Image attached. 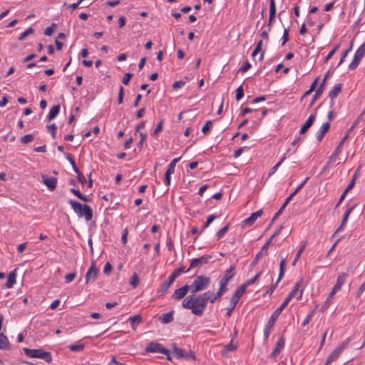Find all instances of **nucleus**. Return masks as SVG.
<instances>
[{
	"instance_id": "obj_1",
	"label": "nucleus",
	"mask_w": 365,
	"mask_h": 365,
	"mask_svg": "<svg viewBox=\"0 0 365 365\" xmlns=\"http://www.w3.org/2000/svg\"><path fill=\"white\" fill-rule=\"evenodd\" d=\"M182 307L185 309H190L193 314L202 317L207 307V303L199 294H191L182 300Z\"/></svg>"
},
{
	"instance_id": "obj_2",
	"label": "nucleus",
	"mask_w": 365,
	"mask_h": 365,
	"mask_svg": "<svg viewBox=\"0 0 365 365\" xmlns=\"http://www.w3.org/2000/svg\"><path fill=\"white\" fill-rule=\"evenodd\" d=\"M68 203L79 217H84L86 221L92 220L93 210L89 205L87 204L82 205L73 200H69Z\"/></svg>"
},
{
	"instance_id": "obj_3",
	"label": "nucleus",
	"mask_w": 365,
	"mask_h": 365,
	"mask_svg": "<svg viewBox=\"0 0 365 365\" xmlns=\"http://www.w3.org/2000/svg\"><path fill=\"white\" fill-rule=\"evenodd\" d=\"M24 352L30 358H38L46 361L48 363L52 361V356L49 351L43 350L42 349H29L24 348Z\"/></svg>"
},
{
	"instance_id": "obj_4",
	"label": "nucleus",
	"mask_w": 365,
	"mask_h": 365,
	"mask_svg": "<svg viewBox=\"0 0 365 365\" xmlns=\"http://www.w3.org/2000/svg\"><path fill=\"white\" fill-rule=\"evenodd\" d=\"M210 283V279L204 275L196 276L190 286L191 292L195 294L207 289Z\"/></svg>"
},
{
	"instance_id": "obj_5",
	"label": "nucleus",
	"mask_w": 365,
	"mask_h": 365,
	"mask_svg": "<svg viewBox=\"0 0 365 365\" xmlns=\"http://www.w3.org/2000/svg\"><path fill=\"white\" fill-rule=\"evenodd\" d=\"M286 304L282 303L271 315L269 317L264 330V339H267L271 332L272 328L274 327L275 322L277 321V318L279 317V314L282 313V312L284 310V309L286 307Z\"/></svg>"
},
{
	"instance_id": "obj_6",
	"label": "nucleus",
	"mask_w": 365,
	"mask_h": 365,
	"mask_svg": "<svg viewBox=\"0 0 365 365\" xmlns=\"http://www.w3.org/2000/svg\"><path fill=\"white\" fill-rule=\"evenodd\" d=\"M147 352L151 353H161L167 356V359L171 360L170 355V351L165 348H163L162 345L157 341L150 342L145 348Z\"/></svg>"
},
{
	"instance_id": "obj_7",
	"label": "nucleus",
	"mask_w": 365,
	"mask_h": 365,
	"mask_svg": "<svg viewBox=\"0 0 365 365\" xmlns=\"http://www.w3.org/2000/svg\"><path fill=\"white\" fill-rule=\"evenodd\" d=\"M351 337L347 338L330 354V355L328 356L327 359V364H329L330 363L336 361L339 358V356L344 350V349L348 346Z\"/></svg>"
},
{
	"instance_id": "obj_8",
	"label": "nucleus",
	"mask_w": 365,
	"mask_h": 365,
	"mask_svg": "<svg viewBox=\"0 0 365 365\" xmlns=\"http://www.w3.org/2000/svg\"><path fill=\"white\" fill-rule=\"evenodd\" d=\"M242 287H238L235 293L232 295L230 300V307L227 309L226 316L230 317L232 311L235 309L236 305L237 304L240 297L245 293Z\"/></svg>"
},
{
	"instance_id": "obj_9",
	"label": "nucleus",
	"mask_w": 365,
	"mask_h": 365,
	"mask_svg": "<svg viewBox=\"0 0 365 365\" xmlns=\"http://www.w3.org/2000/svg\"><path fill=\"white\" fill-rule=\"evenodd\" d=\"M365 55V42L363 43L356 51L354 58L349 66L351 71L355 70L359 64L360 61Z\"/></svg>"
},
{
	"instance_id": "obj_10",
	"label": "nucleus",
	"mask_w": 365,
	"mask_h": 365,
	"mask_svg": "<svg viewBox=\"0 0 365 365\" xmlns=\"http://www.w3.org/2000/svg\"><path fill=\"white\" fill-rule=\"evenodd\" d=\"M329 75H330V71H328L326 73V74L324 75L323 80H322L321 84L319 85V88L317 89V91L312 98V100L309 104V108H311L314 105L315 101H317L321 97V96L324 91V86L326 84L327 80L329 78Z\"/></svg>"
},
{
	"instance_id": "obj_11",
	"label": "nucleus",
	"mask_w": 365,
	"mask_h": 365,
	"mask_svg": "<svg viewBox=\"0 0 365 365\" xmlns=\"http://www.w3.org/2000/svg\"><path fill=\"white\" fill-rule=\"evenodd\" d=\"M212 258V255H204L200 257L194 258L191 259L189 269L200 267L204 264H206Z\"/></svg>"
},
{
	"instance_id": "obj_12",
	"label": "nucleus",
	"mask_w": 365,
	"mask_h": 365,
	"mask_svg": "<svg viewBox=\"0 0 365 365\" xmlns=\"http://www.w3.org/2000/svg\"><path fill=\"white\" fill-rule=\"evenodd\" d=\"M270 244H271V242L267 240V242L262 246V247L261 248V250L256 255L255 257L254 258V259L251 262V264H250V267L251 268H253L254 267H255L257 265V264L258 263L259 259L263 255H267L268 248H269Z\"/></svg>"
},
{
	"instance_id": "obj_13",
	"label": "nucleus",
	"mask_w": 365,
	"mask_h": 365,
	"mask_svg": "<svg viewBox=\"0 0 365 365\" xmlns=\"http://www.w3.org/2000/svg\"><path fill=\"white\" fill-rule=\"evenodd\" d=\"M262 213H263L262 210H259L251 214V215L249 217H247V219L244 220L242 222V225H241L242 227L244 228L247 226L252 225L255 222L257 219L262 216Z\"/></svg>"
},
{
	"instance_id": "obj_14",
	"label": "nucleus",
	"mask_w": 365,
	"mask_h": 365,
	"mask_svg": "<svg viewBox=\"0 0 365 365\" xmlns=\"http://www.w3.org/2000/svg\"><path fill=\"white\" fill-rule=\"evenodd\" d=\"M98 273V268L95 266L94 262L91 263V267L86 274V282L88 283L90 282H93L97 277Z\"/></svg>"
},
{
	"instance_id": "obj_15",
	"label": "nucleus",
	"mask_w": 365,
	"mask_h": 365,
	"mask_svg": "<svg viewBox=\"0 0 365 365\" xmlns=\"http://www.w3.org/2000/svg\"><path fill=\"white\" fill-rule=\"evenodd\" d=\"M343 85L341 83L336 84L333 88L329 93V97L331 99L330 108H333L334 106V99L341 93Z\"/></svg>"
},
{
	"instance_id": "obj_16",
	"label": "nucleus",
	"mask_w": 365,
	"mask_h": 365,
	"mask_svg": "<svg viewBox=\"0 0 365 365\" xmlns=\"http://www.w3.org/2000/svg\"><path fill=\"white\" fill-rule=\"evenodd\" d=\"M43 183L51 191L54 190L57 185V178H48L45 175H41Z\"/></svg>"
},
{
	"instance_id": "obj_17",
	"label": "nucleus",
	"mask_w": 365,
	"mask_h": 365,
	"mask_svg": "<svg viewBox=\"0 0 365 365\" xmlns=\"http://www.w3.org/2000/svg\"><path fill=\"white\" fill-rule=\"evenodd\" d=\"M285 344V339L283 336H280V338L278 339L276 346L272 351V352L270 354V356L272 358H275L277 356L279 353L281 352L282 349L284 348Z\"/></svg>"
},
{
	"instance_id": "obj_18",
	"label": "nucleus",
	"mask_w": 365,
	"mask_h": 365,
	"mask_svg": "<svg viewBox=\"0 0 365 365\" xmlns=\"http://www.w3.org/2000/svg\"><path fill=\"white\" fill-rule=\"evenodd\" d=\"M330 128V123L326 122L324 123L319 130L316 133V137L318 142H321L323 139L324 135L328 132Z\"/></svg>"
},
{
	"instance_id": "obj_19",
	"label": "nucleus",
	"mask_w": 365,
	"mask_h": 365,
	"mask_svg": "<svg viewBox=\"0 0 365 365\" xmlns=\"http://www.w3.org/2000/svg\"><path fill=\"white\" fill-rule=\"evenodd\" d=\"M189 289L190 288V286L187 284H185L179 289H177L172 296L173 298L175 299H182L187 294Z\"/></svg>"
},
{
	"instance_id": "obj_20",
	"label": "nucleus",
	"mask_w": 365,
	"mask_h": 365,
	"mask_svg": "<svg viewBox=\"0 0 365 365\" xmlns=\"http://www.w3.org/2000/svg\"><path fill=\"white\" fill-rule=\"evenodd\" d=\"M302 279H300L299 282H297L292 290L289 292V294L287 295V297L285 298V299L284 300V302L282 303H285L286 304V306L288 304V303L289 302V301L296 296V294H297L298 291H299V289L301 286V283L302 282Z\"/></svg>"
},
{
	"instance_id": "obj_21",
	"label": "nucleus",
	"mask_w": 365,
	"mask_h": 365,
	"mask_svg": "<svg viewBox=\"0 0 365 365\" xmlns=\"http://www.w3.org/2000/svg\"><path fill=\"white\" fill-rule=\"evenodd\" d=\"M315 118H316L315 114L310 115L309 117L308 118V119L306 120V122L301 127L299 133L304 134L309 129V128L312 125L313 123L315 120Z\"/></svg>"
},
{
	"instance_id": "obj_22",
	"label": "nucleus",
	"mask_w": 365,
	"mask_h": 365,
	"mask_svg": "<svg viewBox=\"0 0 365 365\" xmlns=\"http://www.w3.org/2000/svg\"><path fill=\"white\" fill-rule=\"evenodd\" d=\"M355 207V205H352L351 207H350L349 209H347V210L345 212V213L344 214V216H343V219L341 220V225H339V227L337 228V230H336V232H334V235H335L336 232L341 231V230L344 229V227L346 225V222L348 220V218L349 217V215L351 213V212L354 210Z\"/></svg>"
},
{
	"instance_id": "obj_23",
	"label": "nucleus",
	"mask_w": 365,
	"mask_h": 365,
	"mask_svg": "<svg viewBox=\"0 0 365 365\" xmlns=\"http://www.w3.org/2000/svg\"><path fill=\"white\" fill-rule=\"evenodd\" d=\"M347 277L348 274L344 272L340 273L337 277L336 282L334 286V289L339 290L341 286L344 284Z\"/></svg>"
},
{
	"instance_id": "obj_24",
	"label": "nucleus",
	"mask_w": 365,
	"mask_h": 365,
	"mask_svg": "<svg viewBox=\"0 0 365 365\" xmlns=\"http://www.w3.org/2000/svg\"><path fill=\"white\" fill-rule=\"evenodd\" d=\"M16 269H15L13 272H10L8 275L7 281L5 284L6 287L8 289H11L14 287L16 283Z\"/></svg>"
},
{
	"instance_id": "obj_25",
	"label": "nucleus",
	"mask_w": 365,
	"mask_h": 365,
	"mask_svg": "<svg viewBox=\"0 0 365 365\" xmlns=\"http://www.w3.org/2000/svg\"><path fill=\"white\" fill-rule=\"evenodd\" d=\"M173 314L174 311L172 310L168 313L163 314L162 316L159 317V320L163 324H168L173 321Z\"/></svg>"
},
{
	"instance_id": "obj_26",
	"label": "nucleus",
	"mask_w": 365,
	"mask_h": 365,
	"mask_svg": "<svg viewBox=\"0 0 365 365\" xmlns=\"http://www.w3.org/2000/svg\"><path fill=\"white\" fill-rule=\"evenodd\" d=\"M60 112V105H55L51 108L48 115L47 116V119L48 121L54 119Z\"/></svg>"
},
{
	"instance_id": "obj_27",
	"label": "nucleus",
	"mask_w": 365,
	"mask_h": 365,
	"mask_svg": "<svg viewBox=\"0 0 365 365\" xmlns=\"http://www.w3.org/2000/svg\"><path fill=\"white\" fill-rule=\"evenodd\" d=\"M131 327L133 330H135L138 324L142 322V317L140 314H136L129 318Z\"/></svg>"
},
{
	"instance_id": "obj_28",
	"label": "nucleus",
	"mask_w": 365,
	"mask_h": 365,
	"mask_svg": "<svg viewBox=\"0 0 365 365\" xmlns=\"http://www.w3.org/2000/svg\"><path fill=\"white\" fill-rule=\"evenodd\" d=\"M9 341L6 335L0 334V349H9Z\"/></svg>"
},
{
	"instance_id": "obj_29",
	"label": "nucleus",
	"mask_w": 365,
	"mask_h": 365,
	"mask_svg": "<svg viewBox=\"0 0 365 365\" xmlns=\"http://www.w3.org/2000/svg\"><path fill=\"white\" fill-rule=\"evenodd\" d=\"M70 191L71 192H72L73 195H75L78 199H80L81 200L83 201V202H90L91 201V199L83 195L80 191L78 189H76V188H71L70 189Z\"/></svg>"
},
{
	"instance_id": "obj_30",
	"label": "nucleus",
	"mask_w": 365,
	"mask_h": 365,
	"mask_svg": "<svg viewBox=\"0 0 365 365\" xmlns=\"http://www.w3.org/2000/svg\"><path fill=\"white\" fill-rule=\"evenodd\" d=\"M261 274V272H259L257 273L254 277H252V279H250L248 280H247L245 283H243L242 284H241L239 287H242L244 288L243 289V291L245 292V290L247 289V287L252 284H254L259 278V277L260 276Z\"/></svg>"
},
{
	"instance_id": "obj_31",
	"label": "nucleus",
	"mask_w": 365,
	"mask_h": 365,
	"mask_svg": "<svg viewBox=\"0 0 365 365\" xmlns=\"http://www.w3.org/2000/svg\"><path fill=\"white\" fill-rule=\"evenodd\" d=\"M292 199V197H291V195L286 198L284 202L282 204L279 210L275 213L274 216L273 217V220H275L282 213L283 210L285 209L287 204L290 202Z\"/></svg>"
},
{
	"instance_id": "obj_32",
	"label": "nucleus",
	"mask_w": 365,
	"mask_h": 365,
	"mask_svg": "<svg viewBox=\"0 0 365 365\" xmlns=\"http://www.w3.org/2000/svg\"><path fill=\"white\" fill-rule=\"evenodd\" d=\"M227 291V289H224L221 287H219L218 291L216 292V294L212 297V299H210V302L212 304L215 303L216 301L219 300L222 294L225 293Z\"/></svg>"
},
{
	"instance_id": "obj_33",
	"label": "nucleus",
	"mask_w": 365,
	"mask_h": 365,
	"mask_svg": "<svg viewBox=\"0 0 365 365\" xmlns=\"http://www.w3.org/2000/svg\"><path fill=\"white\" fill-rule=\"evenodd\" d=\"M286 264V259L284 258H282L280 263H279V275H278V282H280L281 279L283 278L285 272L284 267Z\"/></svg>"
},
{
	"instance_id": "obj_34",
	"label": "nucleus",
	"mask_w": 365,
	"mask_h": 365,
	"mask_svg": "<svg viewBox=\"0 0 365 365\" xmlns=\"http://www.w3.org/2000/svg\"><path fill=\"white\" fill-rule=\"evenodd\" d=\"M237 331L235 330L234 336L232 338L230 342L225 346V349L227 351H232L237 349V344H234V338L237 337Z\"/></svg>"
},
{
	"instance_id": "obj_35",
	"label": "nucleus",
	"mask_w": 365,
	"mask_h": 365,
	"mask_svg": "<svg viewBox=\"0 0 365 365\" xmlns=\"http://www.w3.org/2000/svg\"><path fill=\"white\" fill-rule=\"evenodd\" d=\"M171 286V284L167 281H165L162 283L160 289L158 290V294L160 295H163Z\"/></svg>"
},
{
	"instance_id": "obj_36",
	"label": "nucleus",
	"mask_w": 365,
	"mask_h": 365,
	"mask_svg": "<svg viewBox=\"0 0 365 365\" xmlns=\"http://www.w3.org/2000/svg\"><path fill=\"white\" fill-rule=\"evenodd\" d=\"M65 158L68 160V162L71 163L72 168L75 173H78L79 169L76 166V162L71 154L66 153Z\"/></svg>"
},
{
	"instance_id": "obj_37",
	"label": "nucleus",
	"mask_w": 365,
	"mask_h": 365,
	"mask_svg": "<svg viewBox=\"0 0 365 365\" xmlns=\"http://www.w3.org/2000/svg\"><path fill=\"white\" fill-rule=\"evenodd\" d=\"M235 274V267L231 265L229 269H227L225 272V277L227 278L229 281L231 280Z\"/></svg>"
},
{
	"instance_id": "obj_38",
	"label": "nucleus",
	"mask_w": 365,
	"mask_h": 365,
	"mask_svg": "<svg viewBox=\"0 0 365 365\" xmlns=\"http://www.w3.org/2000/svg\"><path fill=\"white\" fill-rule=\"evenodd\" d=\"M200 297L207 304L208 301L210 302L213 296V292L209 290L202 294H199Z\"/></svg>"
},
{
	"instance_id": "obj_39",
	"label": "nucleus",
	"mask_w": 365,
	"mask_h": 365,
	"mask_svg": "<svg viewBox=\"0 0 365 365\" xmlns=\"http://www.w3.org/2000/svg\"><path fill=\"white\" fill-rule=\"evenodd\" d=\"M34 33V29L31 27L26 29L24 32L21 34V35L19 36L18 39L19 41H24L29 35L32 34Z\"/></svg>"
},
{
	"instance_id": "obj_40",
	"label": "nucleus",
	"mask_w": 365,
	"mask_h": 365,
	"mask_svg": "<svg viewBox=\"0 0 365 365\" xmlns=\"http://www.w3.org/2000/svg\"><path fill=\"white\" fill-rule=\"evenodd\" d=\"M348 138H349V133H346L344 135V137L341 139V140L340 141L339 145H337V147L334 151V155H339V153L341 151V147L343 146L344 143H345V141L347 140Z\"/></svg>"
},
{
	"instance_id": "obj_41",
	"label": "nucleus",
	"mask_w": 365,
	"mask_h": 365,
	"mask_svg": "<svg viewBox=\"0 0 365 365\" xmlns=\"http://www.w3.org/2000/svg\"><path fill=\"white\" fill-rule=\"evenodd\" d=\"M173 351H174V354L178 357H186L185 356L186 351L181 348L177 347L175 345L173 347Z\"/></svg>"
},
{
	"instance_id": "obj_42",
	"label": "nucleus",
	"mask_w": 365,
	"mask_h": 365,
	"mask_svg": "<svg viewBox=\"0 0 365 365\" xmlns=\"http://www.w3.org/2000/svg\"><path fill=\"white\" fill-rule=\"evenodd\" d=\"M228 229L229 225H226L225 227L218 230L217 232L216 233L217 240H219L220 238H222L227 232Z\"/></svg>"
},
{
	"instance_id": "obj_43",
	"label": "nucleus",
	"mask_w": 365,
	"mask_h": 365,
	"mask_svg": "<svg viewBox=\"0 0 365 365\" xmlns=\"http://www.w3.org/2000/svg\"><path fill=\"white\" fill-rule=\"evenodd\" d=\"M85 347L84 344H71L68 346L69 349L73 351H81Z\"/></svg>"
},
{
	"instance_id": "obj_44",
	"label": "nucleus",
	"mask_w": 365,
	"mask_h": 365,
	"mask_svg": "<svg viewBox=\"0 0 365 365\" xmlns=\"http://www.w3.org/2000/svg\"><path fill=\"white\" fill-rule=\"evenodd\" d=\"M276 15V6L274 0H270L269 4V16L274 18Z\"/></svg>"
},
{
	"instance_id": "obj_45",
	"label": "nucleus",
	"mask_w": 365,
	"mask_h": 365,
	"mask_svg": "<svg viewBox=\"0 0 365 365\" xmlns=\"http://www.w3.org/2000/svg\"><path fill=\"white\" fill-rule=\"evenodd\" d=\"M56 27H57V24L55 23H53L50 26L47 27L44 30V34L48 36H51Z\"/></svg>"
},
{
	"instance_id": "obj_46",
	"label": "nucleus",
	"mask_w": 365,
	"mask_h": 365,
	"mask_svg": "<svg viewBox=\"0 0 365 365\" xmlns=\"http://www.w3.org/2000/svg\"><path fill=\"white\" fill-rule=\"evenodd\" d=\"M139 282V278L136 272H133L130 279V284L133 287H136Z\"/></svg>"
},
{
	"instance_id": "obj_47",
	"label": "nucleus",
	"mask_w": 365,
	"mask_h": 365,
	"mask_svg": "<svg viewBox=\"0 0 365 365\" xmlns=\"http://www.w3.org/2000/svg\"><path fill=\"white\" fill-rule=\"evenodd\" d=\"M286 159V156L284 155L281 160L274 165L273 166L269 173V176H271L272 175H273L276 171L278 169V168L280 166V165L284 162V160Z\"/></svg>"
},
{
	"instance_id": "obj_48",
	"label": "nucleus",
	"mask_w": 365,
	"mask_h": 365,
	"mask_svg": "<svg viewBox=\"0 0 365 365\" xmlns=\"http://www.w3.org/2000/svg\"><path fill=\"white\" fill-rule=\"evenodd\" d=\"M319 79V78L318 77V78H317L314 81V82L311 84V86H310L309 89L308 91H307L304 93V96H302V98H304V97H305V96H308V95L311 94V93L314 91V89H315V88H316V86H317V82H318Z\"/></svg>"
},
{
	"instance_id": "obj_49",
	"label": "nucleus",
	"mask_w": 365,
	"mask_h": 365,
	"mask_svg": "<svg viewBox=\"0 0 365 365\" xmlns=\"http://www.w3.org/2000/svg\"><path fill=\"white\" fill-rule=\"evenodd\" d=\"M34 139V136L33 134H27L21 138V143L23 144H27V143L33 141Z\"/></svg>"
},
{
	"instance_id": "obj_50",
	"label": "nucleus",
	"mask_w": 365,
	"mask_h": 365,
	"mask_svg": "<svg viewBox=\"0 0 365 365\" xmlns=\"http://www.w3.org/2000/svg\"><path fill=\"white\" fill-rule=\"evenodd\" d=\"M351 49H352V43H351L350 46L347 49H346L344 51V52L343 53V54L339 60V62L338 63V66H339L341 64H342L344 62L345 58L351 52Z\"/></svg>"
},
{
	"instance_id": "obj_51",
	"label": "nucleus",
	"mask_w": 365,
	"mask_h": 365,
	"mask_svg": "<svg viewBox=\"0 0 365 365\" xmlns=\"http://www.w3.org/2000/svg\"><path fill=\"white\" fill-rule=\"evenodd\" d=\"M244 96V89L242 86H240L236 90L235 98L237 101L241 100Z\"/></svg>"
},
{
	"instance_id": "obj_52",
	"label": "nucleus",
	"mask_w": 365,
	"mask_h": 365,
	"mask_svg": "<svg viewBox=\"0 0 365 365\" xmlns=\"http://www.w3.org/2000/svg\"><path fill=\"white\" fill-rule=\"evenodd\" d=\"M339 44L336 45L328 53L324 59V62L327 63L328 61L333 56V55L336 53V51L339 49Z\"/></svg>"
},
{
	"instance_id": "obj_53",
	"label": "nucleus",
	"mask_w": 365,
	"mask_h": 365,
	"mask_svg": "<svg viewBox=\"0 0 365 365\" xmlns=\"http://www.w3.org/2000/svg\"><path fill=\"white\" fill-rule=\"evenodd\" d=\"M190 269L189 268L185 269L183 266H180V267L175 269L173 272L178 277L181 274L189 272Z\"/></svg>"
},
{
	"instance_id": "obj_54",
	"label": "nucleus",
	"mask_w": 365,
	"mask_h": 365,
	"mask_svg": "<svg viewBox=\"0 0 365 365\" xmlns=\"http://www.w3.org/2000/svg\"><path fill=\"white\" fill-rule=\"evenodd\" d=\"M163 120H161L160 123L157 125L156 128L153 130L152 135L155 136L158 135L159 133H160L163 130Z\"/></svg>"
},
{
	"instance_id": "obj_55",
	"label": "nucleus",
	"mask_w": 365,
	"mask_h": 365,
	"mask_svg": "<svg viewBox=\"0 0 365 365\" xmlns=\"http://www.w3.org/2000/svg\"><path fill=\"white\" fill-rule=\"evenodd\" d=\"M139 135H140V140L138 141V144H137V146L141 149L143 148V145L146 140V134L143 133H139Z\"/></svg>"
},
{
	"instance_id": "obj_56",
	"label": "nucleus",
	"mask_w": 365,
	"mask_h": 365,
	"mask_svg": "<svg viewBox=\"0 0 365 365\" xmlns=\"http://www.w3.org/2000/svg\"><path fill=\"white\" fill-rule=\"evenodd\" d=\"M305 247H306V244H304V245H302V246L301 247V248L298 250V252H297V255H296V256H295V258H294V261H293V262H292V265H293V266H294V265H295V264H296V263H297V262L299 260V257H300V256H301L302 253L303 252V251H304V250Z\"/></svg>"
},
{
	"instance_id": "obj_57",
	"label": "nucleus",
	"mask_w": 365,
	"mask_h": 365,
	"mask_svg": "<svg viewBox=\"0 0 365 365\" xmlns=\"http://www.w3.org/2000/svg\"><path fill=\"white\" fill-rule=\"evenodd\" d=\"M212 124V122L211 120L206 121L205 124L202 128V132L204 134H206L210 130Z\"/></svg>"
},
{
	"instance_id": "obj_58",
	"label": "nucleus",
	"mask_w": 365,
	"mask_h": 365,
	"mask_svg": "<svg viewBox=\"0 0 365 365\" xmlns=\"http://www.w3.org/2000/svg\"><path fill=\"white\" fill-rule=\"evenodd\" d=\"M57 127L56 125V124L53 123V124H51L47 126V129L48 130V131L51 132V135H52V138L53 139L56 138V130Z\"/></svg>"
},
{
	"instance_id": "obj_59",
	"label": "nucleus",
	"mask_w": 365,
	"mask_h": 365,
	"mask_svg": "<svg viewBox=\"0 0 365 365\" xmlns=\"http://www.w3.org/2000/svg\"><path fill=\"white\" fill-rule=\"evenodd\" d=\"M216 216L215 215H209L207 218V221L204 224L203 227H202V229H205L207 227H209V225H210V223H212V222L216 219Z\"/></svg>"
},
{
	"instance_id": "obj_60",
	"label": "nucleus",
	"mask_w": 365,
	"mask_h": 365,
	"mask_svg": "<svg viewBox=\"0 0 365 365\" xmlns=\"http://www.w3.org/2000/svg\"><path fill=\"white\" fill-rule=\"evenodd\" d=\"M251 63L248 61H246L244 63V64L240 67L239 71L245 73L247 71L251 68Z\"/></svg>"
},
{
	"instance_id": "obj_61",
	"label": "nucleus",
	"mask_w": 365,
	"mask_h": 365,
	"mask_svg": "<svg viewBox=\"0 0 365 365\" xmlns=\"http://www.w3.org/2000/svg\"><path fill=\"white\" fill-rule=\"evenodd\" d=\"M76 277V274L75 272L67 274L65 276V282L71 283Z\"/></svg>"
},
{
	"instance_id": "obj_62",
	"label": "nucleus",
	"mask_w": 365,
	"mask_h": 365,
	"mask_svg": "<svg viewBox=\"0 0 365 365\" xmlns=\"http://www.w3.org/2000/svg\"><path fill=\"white\" fill-rule=\"evenodd\" d=\"M133 73H126L123 78V80H122V82L123 84L125 85H128L131 79V78L133 77Z\"/></svg>"
},
{
	"instance_id": "obj_63",
	"label": "nucleus",
	"mask_w": 365,
	"mask_h": 365,
	"mask_svg": "<svg viewBox=\"0 0 365 365\" xmlns=\"http://www.w3.org/2000/svg\"><path fill=\"white\" fill-rule=\"evenodd\" d=\"M288 41H289V29H285L284 30V33H283L282 45L284 46Z\"/></svg>"
},
{
	"instance_id": "obj_64",
	"label": "nucleus",
	"mask_w": 365,
	"mask_h": 365,
	"mask_svg": "<svg viewBox=\"0 0 365 365\" xmlns=\"http://www.w3.org/2000/svg\"><path fill=\"white\" fill-rule=\"evenodd\" d=\"M123 94H124V88L123 86H120V89H119L118 97V102L119 104H121L123 102Z\"/></svg>"
}]
</instances>
